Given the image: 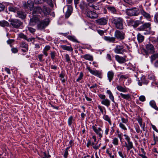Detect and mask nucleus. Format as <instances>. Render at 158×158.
Masks as SVG:
<instances>
[{"label": "nucleus", "mask_w": 158, "mask_h": 158, "mask_svg": "<svg viewBox=\"0 0 158 158\" xmlns=\"http://www.w3.org/2000/svg\"><path fill=\"white\" fill-rule=\"evenodd\" d=\"M111 22L114 25L115 27L119 30H123V19L121 17L113 18Z\"/></svg>", "instance_id": "obj_1"}, {"label": "nucleus", "mask_w": 158, "mask_h": 158, "mask_svg": "<svg viewBox=\"0 0 158 158\" xmlns=\"http://www.w3.org/2000/svg\"><path fill=\"white\" fill-rule=\"evenodd\" d=\"M9 21L10 22V26L13 28L16 29L20 28L23 24V23L20 20L16 19H10Z\"/></svg>", "instance_id": "obj_2"}, {"label": "nucleus", "mask_w": 158, "mask_h": 158, "mask_svg": "<svg viewBox=\"0 0 158 158\" xmlns=\"http://www.w3.org/2000/svg\"><path fill=\"white\" fill-rule=\"evenodd\" d=\"M50 20L49 19L46 18L39 22L37 24V29L42 30L44 29L49 24Z\"/></svg>", "instance_id": "obj_3"}, {"label": "nucleus", "mask_w": 158, "mask_h": 158, "mask_svg": "<svg viewBox=\"0 0 158 158\" xmlns=\"http://www.w3.org/2000/svg\"><path fill=\"white\" fill-rule=\"evenodd\" d=\"M123 135L125 137V139L127 141V142H125L124 145V146L126 148L127 151H129L132 148L134 149L133 143L131 141V139L129 136L126 134H124Z\"/></svg>", "instance_id": "obj_4"}, {"label": "nucleus", "mask_w": 158, "mask_h": 158, "mask_svg": "<svg viewBox=\"0 0 158 158\" xmlns=\"http://www.w3.org/2000/svg\"><path fill=\"white\" fill-rule=\"evenodd\" d=\"M151 24L150 23H145L139 27L137 28L138 30L139 31H145L144 33L145 34H149L151 29Z\"/></svg>", "instance_id": "obj_5"}, {"label": "nucleus", "mask_w": 158, "mask_h": 158, "mask_svg": "<svg viewBox=\"0 0 158 158\" xmlns=\"http://www.w3.org/2000/svg\"><path fill=\"white\" fill-rule=\"evenodd\" d=\"M126 12L127 15L130 16H137L140 12L139 9L135 7L127 9L126 10Z\"/></svg>", "instance_id": "obj_6"}, {"label": "nucleus", "mask_w": 158, "mask_h": 158, "mask_svg": "<svg viewBox=\"0 0 158 158\" xmlns=\"http://www.w3.org/2000/svg\"><path fill=\"white\" fill-rule=\"evenodd\" d=\"M23 6L24 9H29L31 11L34 7V4L32 1L28 0L27 2H23Z\"/></svg>", "instance_id": "obj_7"}, {"label": "nucleus", "mask_w": 158, "mask_h": 158, "mask_svg": "<svg viewBox=\"0 0 158 158\" xmlns=\"http://www.w3.org/2000/svg\"><path fill=\"white\" fill-rule=\"evenodd\" d=\"M114 35L116 38L119 40H122L125 38V33L122 31L116 30L114 33Z\"/></svg>", "instance_id": "obj_8"}, {"label": "nucleus", "mask_w": 158, "mask_h": 158, "mask_svg": "<svg viewBox=\"0 0 158 158\" xmlns=\"http://www.w3.org/2000/svg\"><path fill=\"white\" fill-rule=\"evenodd\" d=\"M86 69L92 75L98 77L99 78H101V76L102 73L100 71L96 70H93L91 69L88 66L87 67Z\"/></svg>", "instance_id": "obj_9"}, {"label": "nucleus", "mask_w": 158, "mask_h": 158, "mask_svg": "<svg viewBox=\"0 0 158 158\" xmlns=\"http://www.w3.org/2000/svg\"><path fill=\"white\" fill-rule=\"evenodd\" d=\"M95 126H96V125H95V126H93L92 128L94 132L100 137V138H101L102 137L103 131L101 128L98 127L97 128Z\"/></svg>", "instance_id": "obj_10"}, {"label": "nucleus", "mask_w": 158, "mask_h": 158, "mask_svg": "<svg viewBox=\"0 0 158 158\" xmlns=\"http://www.w3.org/2000/svg\"><path fill=\"white\" fill-rule=\"evenodd\" d=\"M115 53L117 54H122L126 52V50L123 48L122 45H117L114 50Z\"/></svg>", "instance_id": "obj_11"}, {"label": "nucleus", "mask_w": 158, "mask_h": 158, "mask_svg": "<svg viewBox=\"0 0 158 158\" xmlns=\"http://www.w3.org/2000/svg\"><path fill=\"white\" fill-rule=\"evenodd\" d=\"M40 21V20L38 17L36 16H34L31 19L29 22V24L31 26H34L36 23L38 24Z\"/></svg>", "instance_id": "obj_12"}, {"label": "nucleus", "mask_w": 158, "mask_h": 158, "mask_svg": "<svg viewBox=\"0 0 158 158\" xmlns=\"http://www.w3.org/2000/svg\"><path fill=\"white\" fill-rule=\"evenodd\" d=\"M127 56H124L123 57L120 56L118 55L115 56V60L119 63L122 64L125 63L126 60V58Z\"/></svg>", "instance_id": "obj_13"}, {"label": "nucleus", "mask_w": 158, "mask_h": 158, "mask_svg": "<svg viewBox=\"0 0 158 158\" xmlns=\"http://www.w3.org/2000/svg\"><path fill=\"white\" fill-rule=\"evenodd\" d=\"M146 49L147 52L149 53L152 54L155 52L154 47L151 44H148L146 45Z\"/></svg>", "instance_id": "obj_14"}, {"label": "nucleus", "mask_w": 158, "mask_h": 158, "mask_svg": "<svg viewBox=\"0 0 158 158\" xmlns=\"http://www.w3.org/2000/svg\"><path fill=\"white\" fill-rule=\"evenodd\" d=\"M43 12L42 9L39 6H36L34 8L32 12V14L35 15L36 14H41Z\"/></svg>", "instance_id": "obj_15"}, {"label": "nucleus", "mask_w": 158, "mask_h": 158, "mask_svg": "<svg viewBox=\"0 0 158 158\" xmlns=\"http://www.w3.org/2000/svg\"><path fill=\"white\" fill-rule=\"evenodd\" d=\"M86 15L87 17L91 19H96L98 17V15L96 13L91 11H88Z\"/></svg>", "instance_id": "obj_16"}, {"label": "nucleus", "mask_w": 158, "mask_h": 158, "mask_svg": "<svg viewBox=\"0 0 158 158\" xmlns=\"http://www.w3.org/2000/svg\"><path fill=\"white\" fill-rule=\"evenodd\" d=\"M107 19L104 18H101L96 20V23L100 25H105L107 23Z\"/></svg>", "instance_id": "obj_17"}, {"label": "nucleus", "mask_w": 158, "mask_h": 158, "mask_svg": "<svg viewBox=\"0 0 158 158\" xmlns=\"http://www.w3.org/2000/svg\"><path fill=\"white\" fill-rule=\"evenodd\" d=\"M17 17L22 19H25L26 17L25 13L22 10L18 11L17 12Z\"/></svg>", "instance_id": "obj_18"}, {"label": "nucleus", "mask_w": 158, "mask_h": 158, "mask_svg": "<svg viewBox=\"0 0 158 158\" xmlns=\"http://www.w3.org/2000/svg\"><path fill=\"white\" fill-rule=\"evenodd\" d=\"M20 47L25 48V49H22V51L24 52H27L28 51V45L24 42H23L21 43Z\"/></svg>", "instance_id": "obj_19"}, {"label": "nucleus", "mask_w": 158, "mask_h": 158, "mask_svg": "<svg viewBox=\"0 0 158 158\" xmlns=\"http://www.w3.org/2000/svg\"><path fill=\"white\" fill-rule=\"evenodd\" d=\"M72 11L73 8L72 6H69L67 11L65 15V18L67 19L71 15Z\"/></svg>", "instance_id": "obj_20"}, {"label": "nucleus", "mask_w": 158, "mask_h": 158, "mask_svg": "<svg viewBox=\"0 0 158 158\" xmlns=\"http://www.w3.org/2000/svg\"><path fill=\"white\" fill-rule=\"evenodd\" d=\"M44 15H47L49 14L51 11L50 8L46 6H44L42 9Z\"/></svg>", "instance_id": "obj_21"}, {"label": "nucleus", "mask_w": 158, "mask_h": 158, "mask_svg": "<svg viewBox=\"0 0 158 158\" xmlns=\"http://www.w3.org/2000/svg\"><path fill=\"white\" fill-rule=\"evenodd\" d=\"M104 39L106 41L114 43L115 40V38L113 37L104 36Z\"/></svg>", "instance_id": "obj_22"}, {"label": "nucleus", "mask_w": 158, "mask_h": 158, "mask_svg": "<svg viewBox=\"0 0 158 158\" xmlns=\"http://www.w3.org/2000/svg\"><path fill=\"white\" fill-rule=\"evenodd\" d=\"M114 73L112 71H110L107 73V77L110 82L113 78Z\"/></svg>", "instance_id": "obj_23"}, {"label": "nucleus", "mask_w": 158, "mask_h": 158, "mask_svg": "<svg viewBox=\"0 0 158 158\" xmlns=\"http://www.w3.org/2000/svg\"><path fill=\"white\" fill-rule=\"evenodd\" d=\"M110 101L107 98H106L101 101V103L107 107H108L110 105Z\"/></svg>", "instance_id": "obj_24"}, {"label": "nucleus", "mask_w": 158, "mask_h": 158, "mask_svg": "<svg viewBox=\"0 0 158 158\" xmlns=\"http://www.w3.org/2000/svg\"><path fill=\"white\" fill-rule=\"evenodd\" d=\"M61 48L63 50H67L69 52H72L73 48L71 46H68L65 45H62L61 46Z\"/></svg>", "instance_id": "obj_25"}, {"label": "nucleus", "mask_w": 158, "mask_h": 158, "mask_svg": "<svg viewBox=\"0 0 158 158\" xmlns=\"http://www.w3.org/2000/svg\"><path fill=\"white\" fill-rule=\"evenodd\" d=\"M106 93L108 94L109 98L113 102L115 103L114 97L111 91L108 90L106 91Z\"/></svg>", "instance_id": "obj_26"}, {"label": "nucleus", "mask_w": 158, "mask_h": 158, "mask_svg": "<svg viewBox=\"0 0 158 158\" xmlns=\"http://www.w3.org/2000/svg\"><path fill=\"white\" fill-rule=\"evenodd\" d=\"M138 42L139 43H142L144 40V37L140 33H138L137 36Z\"/></svg>", "instance_id": "obj_27"}, {"label": "nucleus", "mask_w": 158, "mask_h": 158, "mask_svg": "<svg viewBox=\"0 0 158 158\" xmlns=\"http://www.w3.org/2000/svg\"><path fill=\"white\" fill-rule=\"evenodd\" d=\"M0 26L2 27H9V23L7 21L3 20L0 21Z\"/></svg>", "instance_id": "obj_28"}, {"label": "nucleus", "mask_w": 158, "mask_h": 158, "mask_svg": "<svg viewBox=\"0 0 158 158\" xmlns=\"http://www.w3.org/2000/svg\"><path fill=\"white\" fill-rule=\"evenodd\" d=\"M141 14L144 17L147 18H150V15L148 13L146 12L145 11L142 9L140 10Z\"/></svg>", "instance_id": "obj_29"}, {"label": "nucleus", "mask_w": 158, "mask_h": 158, "mask_svg": "<svg viewBox=\"0 0 158 158\" xmlns=\"http://www.w3.org/2000/svg\"><path fill=\"white\" fill-rule=\"evenodd\" d=\"M82 57L86 60L90 61H92L93 60V58L92 56L89 54H86L83 56Z\"/></svg>", "instance_id": "obj_30"}, {"label": "nucleus", "mask_w": 158, "mask_h": 158, "mask_svg": "<svg viewBox=\"0 0 158 158\" xmlns=\"http://www.w3.org/2000/svg\"><path fill=\"white\" fill-rule=\"evenodd\" d=\"M107 8L111 13L115 14L116 12V10L114 6H108L107 7Z\"/></svg>", "instance_id": "obj_31"}, {"label": "nucleus", "mask_w": 158, "mask_h": 158, "mask_svg": "<svg viewBox=\"0 0 158 158\" xmlns=\"http://www.w3.org/2000/svg\"><path fill=\"white\" fill-rule=\"evenodd\" d=\"M117 89L119 91L123 92H125L127 91L126 89L122 86L118 85L116 87Z\"/></svg>", "instance_id": "obj_32"}, {"label": "nucleus", "mask_w": 158, "mask_h": 158, "mask_svg": "<svg viewBox=\"0 0 158 158\" xmlns=\"http://www.w3.org/2000/svg\"><path fill=\"white\" fill-rule=\"evenodd\" d=\"M150 105L155 110L158 111V108L156 106L155 102L154 101H151L150 102Z\"/></svg>", "instance_id": "obj_33"}, {"label": "nucleus", "mask_w": 158, "mask_h": 158, "mask_svg": "<svg viewBox=\"0 0 158 158\" xmlns=\"http://www.w3.org/2000/svg\"><path fill=\"white\" fill-rule=\"evenodd\" d=\"M9 10L10 11L15 12L18 11V8L15 6H10L8 8Z\"/></svg>", "instance_id": "obj_34"}, {"label": "nucleus", "mask_w": 158, "mask_h": 158, "mask_svg": "<svg viewBox=\"0 0 158 158\" xmlns=\"http://www.w3.org/2000/svg\"><path fill=\"white\" fill-rule=\"evenodd\" d=\"M67 38L72 41L74 42H78L77 40L76 39L75 37L74 36H72L71 35H68L67 36Z\"/></svg>", "instance_id": "obj_35"}, {"label": "nucleus", "mask_w": 158, "mask_h": 158, "mask_svg": "<svg viewBox=\"0 0 158 158\" xmlns=\"http://www.w3.org/2000/svg\"><path fill=\"white\" fill-rule=\"evenodd\" d=\"M120 95L123 98L127 100H128L130 98V96L129 94H125L121 93L120 94Z\"/></svg>", "instance_id": "obj_36"}, {"label": "nucleus", "mask_w": 158, "mask_h": 158, "mask_svg": "<svg viewBox=\"0 0 158 158\" xmlns=\"http://www.w3.org/2000/svg\"><path fill=\"white\" fill-rule=\"evenodd\" d=\"M103 118L105 120L108 121L110 125H111L110 119L108 115H105L103 116Z\"/></svg>", "instance_id": "obj_37"}, {"label": "nucleus", "mask_w": 158, "mask_h": 158, "mask_svg": "<svg viewBox=\"0 0 158 158\" xmlns=\"http://www.w3.org/2000/svg\"><path fill=\"white\" fill-rule=\"evenodd\" d=\"M112 143L114 145L117 146L118 144V139L116 137L113 138L112 140Z\"/></svg>", "instance_id": "obj_38"}, {"label": "nucleus", "mask_w": 158, "mask_h": 158, "mask_svg": "<svg viewBox=\"0 0 158 158\" xmlns=\"http://www.w3.org/2000/svg\"><path fill=\"white\" fill-rule=\"evenodd\" d=\"M141 24V22L138 20H136L132 23V26L134 27H136Z\"/></svg>", "instance_id": "obj_39"}, {"label": "nucleus", "mask_w": 158, "mask_h": 158, "mask_svg": "<svg viewBox=\"0 0 158 158\" xmlns=\"http://www.w3.org/2000/svg\"><path fill=\"white\" fill-rule=\"evenodd\" d=\"M158 58V53H155L151 56V60L152 62Z\"/></svg>", "instance_id": "obj_40"}, {"label": "nucleus", "mask_w": 158, "mask_h": 158, "mask_svg": "<svg viewBox=\"0 0 158 158\" xmlns=\"http://www.w3.org/2000/svg\"><path fill=\"white\" fill-rule=\"evenodd\" d=\"M118 154L119 156L121 158H126V154L123 153L122 151H119L118 152Z\"/></svg>", "instance_id": "obj_41"}, {"label": "nucleus", "mask_w": 158, "mask_h": 158, "mask_svg": "<svg viewBox=\"0 0 158 158\" xmlns=\"http://www.w3.org/2000/svg\"><path fill=\"white\" fill-rule=\"evenodd\" d=\"M50 54L51 59L54 60L56 55V52L55 51H51Z\"/></svg>", "instance_id": "obj_42"}, {"label": "nucleus", "mask_w": 158, "mask_h": 158, "mask_svg": "<svg viewBox=\"0 0 158 158\" xmlns=\"http://www.w3.org/2000/svg\"><path fill=\"white\" fill-rule=\"evenodd\" d=\"M141 81L144 84L147 85L148 83V81L144 77H142L141 78Z\"/></svg>", "instance_id": "obj_43"}, {"label": "nucleus", "mask_w": 158, "mask_h": 158, "mask_svg": "<svg viewBox=\"0 0 158 158\" xmlns=\"http://www.w3.org/2000/svg\"><path fill=\"white\" fill-rule=\"evenodd\" d=\"M119 127L122 129L124 131L127 130V128L123 123H120L119 124Z\"/></svg>", "instance_id": "obj_44"}, {"label": "nucleus", "mask_w": 158, "mask_h": 158, "mask_svg": "<svg viewBox=\"0 0 158 158\" xmlns=\"http://www.w3.org/2000/svg\"><path fill=\"white\" fill-rule=\"evenodd\" d=\"M106 152L108 155L109 156H110V158H114V154L112 155V153L110 152L108 149H106Z\"/></svg>", "instance_id": "obj_45"}, {"label": "nucleus", "mask_w": 158, "mask_h": 158, "mask_svg": "<svg viewBox=\"0 0 158 158\" xmlns=\"http://www.w3.org/2000/svg\"><path fill=\"white\" fill-rule=\"evenodd\" d=\"M19 37L21 38H22L25 40L27 39V37L26 35L23 33H20L19 35Z\"/></svg>", "instance_id": "obj_46"}, {"label": "nucleus", "mask_w": 158, "mask_h": 158, "mask_svg": "<svg viewBox=\"0 0 158 158\" xmlns=\"http://www.w3.org/2000/svg\"><path fill=\"white\" fill-rule=\"evenodd\" d=\"M42 155L43 156V158H49L50 157V155L47 154L45 152L42 153Z\"/></svg>", "instance_id": "obj_47"}, {"label": "nucleus", "mask_w": 158, "mask_h": 158, "mask_svg": "<svg viewBox=\"0 0 158 158\" xmlns=\"http://www.w3.org/2000/svg\"><path fill=\"white\" fill-rule=\"evenodd\" d=\"M73 117L72 116H70L68 120V123L70 126L73 123Z\"/></svg>", "instance_id": "obj_48"}, {"label": "nucleus", "mask_w": 158, "mask_h": 158, "mask_svg": "<svg viewBox=\"0 0 158 158\" xmlns=\"http://www.w3.org/2000/svg\"><path fill=\"white\" fill-rule=\"evenodd\" d=\"M83 76V73L82 72H81L80 73L79 77L76 80V81L77 82L79 81L80 80L82 79Z\"/></svg>", "instance_id": "obj_49"}, {"label": "nucleus", "mask_w": 158, "mask_h": 158, "mask_svg": "<svg viewBox=\"0 0 158 158\" xmlns=\"http://www.w3.org/2000/svg\"><path fill=\"white\" fill-rule=\"evenodd\" d=\"M44 2H46L49 5L51 6H53V4H52V0H43Z\"/></svg>", "instance_id": "obj_50"}, {"label": "nucleus", "mask_w": 158, "mask_h": 158, "mask_svg": "<svg viewBox=\"0 0 158 158\" xmlns=\"http://www.w3.org/2000/svg\"><path fill=\"white\" fill-rule=\"evenodd\" d=\"M27 28L28 30L32 33H33L36 31L35 29L33 28L30 27H28Z\"/></svg>", "instance_id": "obj_51"}, {"label": "nucleus", "mask_w": 158, "mask_h": 158, "mask_svg": "<svg viewBox=\"0 0 158 158\" xmlns=\"http://www.w3.org/2000/svg\"><path fill=\"white\" fill-rule=\"evenodd\" d=\"M65 60L68 63L70 62V61L71 60L69 55L68 54H66L65 55Z\"/></svg>", "instance_id": "obj_52"}, {"label": "nucleus", "mask_w": 158, "mask_h": 158, "mask_svg": "<svg viewBox=\"0 0 158 158\" xmlns=\"http://www.w3.org/2000/svg\"><path fill=\"white\" fill-rule=\"evenodd\" d=\"M121 121L122 123L125 124H127L128 121L127 118H125L123 117L121 118Z\"/></svg>", "instance_id": "obj_53"}, {"label": "nucleus", "mask_w": 158, "mask_h": 158, "mask_svg": "<svg viewBox=\"0 0 158 158\" xmlns=\"http://www.w3.org/2000/svg\"><path fill=\"white\" fill-rule=\"evenodd\" d=\"M34 2L35 4H39L42 3L43 0H34Z\"/></svg>", "instance_id": "obj_54"}, {"label": "nucleus", "mask_w": 158, "mask_h": 158, "mask_svg": "<svg viewBox=\"0 0 158 158\" xmlns=\"http://www.w3.org/2000/svg\"><path fill=\"white\" fill-rule=\"evenodd\" d=\"M5 6L0 3V12L3 11L5 9Z\"/></svg>", "instance_id": "obj_55"}, {"label": "nucleus", "mask_w": 158, "mask_h": 158, "mask_svg": "<svg viewBox=\"0 0 158 158\" xmlns=\"http://www.w3.org/2000/svg\"><path fill=\"white\" fill-rule=\"evenodd\" d=\"M15 41V40L13 39H9L7 41V43L8 44H10V47H11V44L13 43Z\"/></svg>", "instance_id": "obj_56"}, {"label": "nucleus", "mask_w": 158, "mask_h": 158, "mask_svg": "<svg viewBox=\"0 0 158 158\" xmlns=\"http://www.w3.org/2000/svg\"><path fill=\"white\" fill-rule=\"evenodd\" d=\"M139 99L141 102H144L145 100V98L144 96L142 95L139 97Z\"/></svg>", "instance_id": "obj_57"}, {"label": "nucleus", "mask_w": 158, "mask_h": 158, "mask_svg": "<svg viewBox=\"0 0 158 158\" xmlns=\"http://www.w3.org/2000/svg\"><path fill=\"white\" fill-rule=\"evenodd\" d=\"M148 78L150 80H155V77L153 75H150L148 76Z\"/></svg>", "instance_id": "obj_58"}, {"label": "nucleus", "mask_w": 158, "mask_h": 158, "mask_svg": "<svg viewBox=\"0 0 158 158\" xmlns=\"http://www.w3.org/2000/svg\"><path fill=\"white\" fill-rule=\"evenodd\" d=\"M11 51L13 53H17L18 52V49L16 48H13L11 49Z\"/></svg>", "instance_id": "obj_59"}, {"label": "nucleus", "mask_w": 158, "mask_h": 158, "mask_svg": "<svg viewBox=\"0 0 158 158\" xmlns=\"http://www.w3.org/2000/svg\"><path fill=\"white\" fill-rule=\"evenodd\" d=\"M99 8L100 7L99 6L97 5L96 4H95L92 9H94L95 10H99Z\"/></svg>", "instance_id": "obj_60"}, {"label": "nucleus", "mask_w": 158, "mask_h": 158, "mask_svg": "<svg viewBox=\"0 0 158 158\" xmlns=\"http://www.w3.org/2000/svg\"><path fill=\"white\" fill-rule=\"evenodd\" d=\"M99 97L102 99L103 100L106 99V96L105 95L100 94L98 95Z\"/></svg>", "instance_id": "obj_61"}, {"label": "nucleus", "mask_w": 158, "mask_h": 158, "mask_svg": "<svg viewBox=\"0 0 158 158\" xmlns=\"http://www.w3.org/2000/svg\"><path fill=\"white\" fill-rule=\"evenodd\" d=\"M92 145L93 148H94L95 150H97L99 148V146H97L95 143H92Z\"/></svg>", "instance_id": "obj_62"}, {"label": "nucleus", "mask_w": 158, "mask_h": 158, "mask_svg": "<svg viewBox=\"0 0 158 158\" xmlns=\"http://www.w3.org/2000/svg\"><path fill=\"white\" fill-rule=\"evenodd\" d=\"M128 77V76L127 75H121L120 77V79H127V78Z\"/></svg>", "instance_id": "obj_63"}, {"label": "nucleus", "mask_w": 158, "mask_h": 158, "mask_svg": "<svg viewBox=\"0 0 158 158\" xmlns=\"http://www.w3.org/2000/svg\"><path fill=\"white\" fill-rule=\"evenodd\" d=\"M51 48V47L49 45H46L44 48V50L46 51L49 50Z\"/></svg>", "instance_id": "obj_64"}]
</instances>
